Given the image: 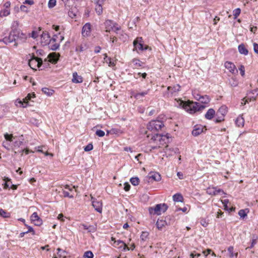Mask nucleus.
Wrapping results in <instances>:
<instances>
[{
  "label": "nucleus",
  "instance_id": "1",
  "mask_svg": "<svg viewBox=\"0 0 258 258\" xmlns=\"http://www.w3.org/2000/svg\"><path fill=\"white\" fill-rule=\"evenodd\" d=\"M178 105L182 106L185 110L190 113H194L198 111L203 110L205 106L201 105L199 103L194 102H184L183 101L179 99L177 100Z\"/></svg>",
  "mask_w": 258,
  "mask_h": 258
},
{
  "label": "nucleus",
  "instance_id": "2",
  "mask_svg": "<svg viewBox=\"0 0 258 258\" xmlns=\"http://www.w3.org/2000/svg\"><path fill=\"white\" fill-rule=\"evenodd\" d=\"M163 126V123L159 120H152L149 122L147 124L148 131L146 132V134L147 135V137L149 138L151 135L149 132H151L155 135L157 134L156 132L160 130Z\"/></svg>",
  "mask_w": 258,
  "mask_h": 258
},
{
  "label": "nucleus",
  "instance_id": "3",
  "mask_svg": "<svg viewBox=\"0 0 258 258\" xmlns=\"http://www.w3.org/2000/svg\"><path fill=\"white\" fill-rule=\"evenodd\" d=\"M28 64L31 69L35 70L41 67H42V68H41V70H42L45 67V63L44 62H43L42 59L41 58L35 56L34 54H32L31 56V58L29 60Z\"/></svg>",
  "mask_w": 258,
  "mask_h": 258
},
{
  "label": "nucleus",
  "instance_id": "4",
  "mask_svg": "<svg viewBox=\"0 0 258 258\" xmlns=\"http://www.w3.org/2000/svg\"><path fill=\"white\" fill-rule=\"evenodd\" d=\"M20 32L18 30H11L8 36H5L1 41H3L5 44L7 45L13 42H15L14 46L17 47L18 46V42L16 41L18 40Z\"/></svg>",
  "mask_w": 258,
  "mask_h": 258
},
{
  "label": "nucleus",
  "instance_id": "5",
  "mask_svg": "<svg viewBox=\"0 0 258 258\" xmlns=\"http://www.w3.org/2000/svg\"><path fill=\"white\" fill-rule=\"evenodd\" d=\"M169 137L168 135H162L158 134L155 135H151L150 139V143H155L156 144L160 145H163L169 142Z\"/></svg>",
  "mask_w": 258,
  "mask_h": 258
},
{
  "label": "nucleus",
  "instance_id": "6",
  "mask_svg": "<svg viewBox=\"0 0 258 258\" xmlns=\"http://www.w3.org/2000/svg\"><path fill=\"white\" fill-rule=\"evenodd\" d=\"M168 209V206L165 204H157L154 207H151L149 211L150 214L159 215L162 212H165Z\"/></svg>",
  "mask_w": 258,
  "mask_h": 258
},
{
  "label": "nucleus",
  "instance_id": "7",
  "mask_svg": "<svg viewBox=\"0 0 258 258\" xmlns=\"http://www.w3.org/2000/svg\"><path fill=\"white\" fill-rule=\"evenodd\" d=\"M55 37H57L56 35H54L53 37L51 39L49 33L46 31H44L41 34V43L44 46L48 44L51 41H56Z\"/></svg>",
  "mask_w": 258,
  "mask_h": 258
},
{
  "label": "nucleus",
  "instance_id": "8",
  "mask_svg": "<svg viewBox=\"0 0 258 258\" xmlns=\"http://www.w3.org/2000/svg\"><path fill=\"white\" fill-rule=\"evenodd\" d=\"M35 97L34 93H29L27 96L23 99V101L17 99L15 102L16 105L18 106L19 104V106L20 107H26L28 104V101L30 100L32 98H35Z\"/></svg>",
  "mask_w": 258,
  "mask_h": 258
},
{
  "label": "nucleus",
  "instance_id": "9",
  "mask_svg": "<svg viewBox=\"0 0 258 258\" xmlns=\"http://www.w3.org/2000/svg\"><path fill=\"white\" fill-rule=\"evenodd\" d=\"M143 41L142 37H137L133 42V45L134 46V49L136 50H144L148 49V46H146L144 47L143 45Z\"/></svg>",
  "mask_w": 258,
  "mask_h": 258
},
{
  "label": "nucleus",
  "instance_id": "10",
  "mask_svg": "<svg viewBox=\"0 0 258 258\" xmlns=\"http://www.w3.org/2000/svg\"><path fill=\"white\" fill-rule=\"evenodd\" d=\"M91 201L93 207L98 212L101 213L102 211V203L101 200L97 199L91 196Z\"/></svg>",
  "mask_w": 258,
  "mask_h": 258
},
{
  "label": "nucleus",
  "instance_id": "11",
  "mask_svg": "<svg viewBox=\"0 0 258 258\" xmlns=\"http://www.w3.org/2000/svg\"><path fill=\"white\" fill-rule=\"evenodd\" d=\"M59 54H56L55 52L50 53L48 55V60L47 59H45L44 62H45V66L46 67L47 65H48V61L51 62L53 63H55L57 62L59 58Z\"/></svg>",
  "mask_w": 258,
  "mask_h": 258
},
{
  "label": "nucleus",
  "instance_id": "12",
  "mask_svg": "<svg viewBox=\"0 0 258 258\" xmlns=\"http://www.w3.org/2000/svg\"><path fill=\"white\" fill-rule=\"evenodd\" d=\"M168 95L169 96H176L180 91V86L178 84L168 87Z\"/></svg>",
  "mask_w": 258,
  "mask_h": 258
},
{
  "label": "nucleus",
  "instance_id": "13",
  "mask_svg": "<svg viewBox=\"0 0 258 258\" xmlns=\"http://www.w3.org/2000/svg\"><path fill=\"white\" fill-rule=\"evenodd\" d=\"M91 25L90 23H86L83 27L82 34L84 37H87L90 35Z\"/></svg>",
  "mask_w": 258,
  "mask_h": 258
},
{
  "label": "nucleus",
  "instance_id": "14",
  "mask_svg": "<svg viewBox=\"0 0 258 258\" xmlns=\"http://www.w3.org/2000/svg\"><path fill=\"white\" fill-rule=\"evenodd\" d=\"M207 192L210 195H217L224 194L225 192L221 189H217V187H209L207 190Z\"/></svg>",
  "mask_w": 258,
  "mask_h": 258
},
{
  "label": "nucleus",
  "instance_id": "15",
  "mask_svg": "<svg viewBox=\"0 0 258 258\" xmlns=\"http://www.w3.org/2000/svg\"><path fill=\"white\" fill-rule=\"evenodd\" d=\"M225 67L233 74L238 73L235 64L231 61H226L224 64Z\"/></svg>",
  "mask_w": 258,
  "mask_h": 258
},
{
  "label": "nucleus",
  "instance_id": "16",
  "mask_svg": "<svg viewBox=\"0 0 258 258\" xmlns=\"http://www.w3.org/2000/svg\"><path fill=\"white\" fill-rule=\"evenodd\" d=\"M114 25H117V23L111 20H107L104 22V26L106 29V32H110L113 30V26Z\"/></svg>",
  "mask_w": 258,
  "mask_h": 258
},
{
  "label": "nucleus",
  "instance_id": "17",
  "mask_svg": "<svg viewBox=\"0 0 258 258\" xmlns=\"http://www.w3.org/2000/svg\"><path fill=\"white\" fill-rule=\"evenodd\" d=\"M31 220L36 226H40L42 224V220L39 217L36 212L32 214L31 216Z\"/></svg>",
  "mask_w": 258,
  "mask_h": 258
},
{
  "label": "nucleus",
  "instance_id": "18",
  "mask_svg": "<svg viewBox=\"0 0 258 258\" xmlns=\"http://www.w3.org/2000/svg\"><path fill=\"white\" fill-rule=\"evenodd\" d=\"M238 49L240 54L246 55L248 53V51L243 44H240L238 47Z\"/></svg>",
  "mask_w": 258,
  "mask_h": 258
},
{
  "label": "nucleus",
  "instance_id": "19",
  "mask_svg": "<svg viewBox=\"0 0 258 258\" xmlns=\"http://www.w3.org/2000/svg\"><path fill=\"white\" fill-rule=\"evenodd\" d=\"M227 107L225 106H222L217 111L216 114L220 115V116L224 117L227 113Z\"/></svg>",
  "mask_w": 258,
  "mask_h": 258
},
{
  "label": "nucleus",
  "instance_id": "20",
  "mask_svg": "<svg viewBox=\"0 0 258 258\" xmlns=\"http://www.w3.org/2000/svg\"><path fill=\"white\" fill-rule=\"evenodd\" d=\"M42 91L47 96H51L54 93V91L53 90L46 87L42 88Z\"/></svg>",
  "mask_w": 258,
  "mask_h": 258
},
{
  "label": "nucleus",
  "instance_id": "21",
  "mask_svg": "<svg viewBox=\"0 0 258 258\" xmlns=\"http://www.w3.org/2000/svg\"><path fill=\"white\" fill-rule=\"evenodd\" d=\"M156 226L159 230H162V229L167 225V222L165 220H158L156 222Z\"/></svg>",
  "mask_w": 258,
  "mask_h": 258
},
{
  "label": "nucleus",
  "instance_id": "22",
  "mask_svg": "<svg viewBox=\"0 0 258 258\" xmlns=\"http://www.w3.org/2000/svg\"><path fill=\"white\" fill-rule=\"evenodd\" d=\"M115 243H116V245H118L119 247L121 248V247H123V249L124 250H130V248H128V247L123 241L119 240L117 241H115Z\"/></svg>",
  "mask_w": 258,
  "mask_h": 258
},
{
  "label": "nucleus",
  "instance_id": "23",
  "mask_svg": "<svg viewBox=\"0 0 258 258\" xmlns=\"http://www.w3.org/2000/svg\"><path fill=\"white\" fill-rule=\"evenodd\" d=\"M215 114V110L212 109H209L205 114L206 118L208 119H211Z\"/></svg>",
  "mask_w": 258,
  "mask_h": 258
},
{
  "label": "nucleus",
  "instance_id": "24",
  "mask_svg": "<svg viewBox=\"0 0 258 258\" xmlns=\"http://www.w3.org/2000/svg\"><path fill=\"white\" fill-rule=\"evenodd\" d=\"M77 13V8L75 7H72L68 12V15L70 17L74 18L76 17Z\"/></svg>",
  "mask_w": 258,
  "mask_h": 258
},
{
  "label": "nucleus",
  "instance_id": "25",
  "mask_svg": "<svg viewBox=\"0 0 258 258\" xmlns=\"http://www.w3.org/2000/svg\"><path fill=\"white\" fill-rule=\"evenodd\" d=\"M201 103L207 104L210 102V98L208 96H199V98L198 99Z\"/></svg>",
  "mask_w": 258,
  "mask_h": 258
},
{
  "label": "nucleus",
  "instance_id": "26",
  "mask_svg": "<svg viewBox=\"0 0 258 258\" xmlns=\"http://www.w3.org/2000/svg\"><path fill=\"white\" fill-rule=\"evenodd\" d=\"M204 127H196L192 132V134L194 136H197L199 135L200 134H201L203 132Z\"/></svg>",
  "mask_w": 258,
  "mask_h": 258
},
{
  "label": "nucleus",
  "instance_id": "27",
  "mask_svg": "<svg viewBox=\"0 0 258 258\" xmlns=\"http://www.w3.org/2000/svg\"><path fill=\"white\" fill-rule=\"evenodd\" d=\"M173 200L176 202H182L183 201V198L181 194H176L173 196Z\"/></svg>",
  "mask_w": 258,
  "mask_h": 258
},
{
  "label": "nucleus",
  "instance_id": "28",
  "mask_svg": "<svg viewBox=\"0 0 258 258\" xmlns=\"http://www.w3.org/2000/svg\"><path fill=\"white\" fill-rule=\"evenodd\" d=\"M48 45H49V47L52 50H56L59 47V44L55 43V41H51Z\"/></svg>",
  "mask_w": 258,
  "mask_h": 258
},
{
  "label": "nucleus",
  "instance_id": "29",
  "mask_svg": "<svg viewBox=\"0 0 258 258\" xmlns=\"http://www.w3.org/2000/svg\"><path fill=\"white\" fill-rule=\"evenodd\" d=\"M235 123L238 127L243 126L244 123V118L241 116H239L237 118Z\"/></svg>",
  "mask_w": 258,
  "mask_h": 258
},
{
  "label": "nucleus",
  "instance_id": "30",
  "mask_svg": "<svg viewBox=\"0 0 258 258\" xmlns=\"http://www.w3.org/2000/svg\"><path fill=\"white\" fill-rule=\"evenodd\" d=\"M104 59L106 62L108 64L109 67H114L115 66V63L114 61L112 60V59L110 57H108L107 54H104Z\"/></svg>",
  "mask_w": 258,
  "mask_h": 258
},
{
  "label": "nucleus",
  "instance_id": "31",
  "mask_svg": "<svg viewBox=\"0 0 258 258\" xmlns=\"http://www.w3.org/2000/svg\"><path fill=\"white\" fill-rule=\"evenodd\" d=\"M95 4L96 5L95 11L98 15H100L101 14H102V12H103V8H102L103 5L99 4Z\"/></svg>",
  "mask_w": 258,
  "mask_h": 258
},
{
  "label": "nucleus",
  "instance_id": "32",
  "mask_svg": "<svg viewBox=\"0 0 258 258\" xmlns=\"http://www.w3.org/2000/svg\"><path fill=\"white\" fill-rule=\"evenodd\" d=\"M233 247L230 246L228 248V251L230 254V256L232 258H236L237 256V253H233Z\"/></svg>",
  "mask_w": 258,
  "mask_h": 258
},
{
  "label": "nucleus",
  "instance_id": "33",
  "mask_svg": "<svg viewBox=\"0 0 258 258\" xmlns=\"http://www.w3.org/2000/svg\"><path fill=\"white\" fill-rule=\"evenodd\" d=\"M10 14V10L5 8L4 10H2L1 11L0 16L1 17H6L7 16H8Z\"/></svg>",
  "mask_w": 258,
  "mask_h": 258
},
{
  "label": "nucleus",
  "instance_id": "34",
  "mask_svg": "<svg viewBox=\"0 0 258 258\" xmlns=\"http://www.w3.org/2000/svg\"><path fill=\"white\" fill-rule=\"evenodd\" d=\"M257 239V236L255 235H252V240L251 241V245L249 247L246 248V249L251 248L253 247L254 246V245L256 243Z\"/></svg>",
  "mask_w": 258,
  "mask_h": 258
},
{
  "label": "nucleus",
  "instance_id": "35",
  "mask_svg": "<svg viewBox=\"0 0 258 258\" xmlns=\"http://www.w3.org/2000/svg\"><path fill=\"white\" fill-rule=\"evenodd\" d=\"M247 209L240 210L238 212L239 216L242 218H244L247 216Z\"/></svg>",
  "mask_w": 258,
  "mask_h": 258
},
{
  "label": "nucleus",
  "instance_id": "36",
  "mask_svg": "<svg viewBox=\"0 0 258 258\" xmlns=\"http://www.w3.org/2000/svg\"><path fill=\"white\" fill-rule=\"evenodd\" d=\"M130 181L133 185L136 186L139 184L140 180L138 177H135L131 178Z\"/></svg>",
  "mask_w": 258,
  "mask_h": 258
},
{
  "label": "nucleus",
  "instance_id": "37",
  "mask_svg": "<svg viewBox=\"0 0 258 258\" xmlns=\"http://www.w3.org/2000/svg\"><path fill=\"white\" fill-rule=\"evenodd\" d=\"M150 178L155 181H159L161 179V176L158 173H155L153 175L150 176Z\"/></svg>",
  "mask_w": 258,
  "mask_h": 258
},
{
  "label": "nucleus",
  "instance_id": "38",
  "mask_svg": "<svg viewBox=\"0 0 258 258\" xmlns=\"http://www.w3.org/2000/svg\"><path fill=\"white\" fill-rule=\"evenodd\" d=\"M23 145V142L20 140H15L14 143V146L15 149H16L17 148L20 147Z\"/></svg>",
  "mask_w": 258,
  "mask_h": 258
},
{
  "label": "nucleus",
  "instance_id": "39",
  "mask_svg": "<svg viewBox=\"0 0 258 258\" xmlns=\"http://www.w3.org/2000/svg\"><path fill=\"white\" fill-rule=\"evenodd\" d=\"M149 236V233L146 231L143 232L140 238L142 240L145 241L147 240V239L148 238Z\"/></svg>",
  "mask_w": 258,
  "mask_h": 258
},
{
  "label": "nucleus",
  "instance_id": "40",
  "mask_svg": "<svg viewBox=\"0 0 258 258\" xmlns=\"http://www.w3.org/2000/svg\"><path fill=\"white\" fill-rule=\"evenodd\" d=\"M241 12V10L239 8H237L235 9L233 12V14L234 16V18L236 19L237 17L240 15Z\"/></svg>",
  "mask_w": 258,
  "mask_h": 258
},
{
  "label": "nucleus",
  "instance_id": "41",
  "mask_svg": "<svg viewBox=\"0 0 258 258\" xmlns=\"http://www.w3.org/2000/svg\"><path fill=\"white\" fill-rule=\"evenodd\" d=\"M5 138L7 141L12 142L13 141V139H15V138H14L12 135H9L8 134H5Z\"/></svg>",
  "mask_w": 258,
  "mask_h": 258
},
{
  "label": "nucleus",
  "instance_id": "42",
  "mask_svg": "<svg viewBox=\"0 0 258 258\" xmlns=\"http://www.w3.org/2000/svg\"><path fill=\"white\" fill-rule=\"evenodd\" d=\"M87 48L86 45H81L76 47V51L78 52H83Z\"/></svg>",
  "mask_w": 258,
  "mask_h": 258
},
{
  "label": "nucleus",
  "instance_id": "43",
  "mask_svg": "<svg viewBox=\"0 0 258 258\" xmlns=\"http://www.w3.org/2000/svg\"><path fill=\"white\" fill-rule=\"evenodd\" d=\"M93 253L91 251H87L84 254V257L85 258H93Z\"/></svg>",
  "mask_w": 258,
  "mask_h": 258
},
{
  "label": "nucleus",
  "instance_id": "44",
  "mask_svg": "<svg viewBox=\"0 0 258 258\" xmlns=\"http://www.w3.org/2000/svg\"><path fill=\"white\" fill-rule=\"evenodd\" d=\"M0 215L4 218L10 217V214L3 209L0 210Z\"/></svg>",
  "mask_w": 258,
  "mask_h": 258
},
{
  "label": "nucleus",
  "instance_id": "45",
  "mask_svg": "<svg viewBox=\"0 0 258 258\" xmlns=\"http://www.w3.org/2000/svg\"><path fill=\"white\" fill-rule=\"evenodd\" d=\"M79 79L82 80V78L78 75L77 73L75 72L73 74V79L72 81H79Z\"/></svg>",
  "mask_w": 258,
  "mask_h": 258
},
{
  "label": "nucleus",
  "instance_id": "46",
  "mask_svg": "<svg viewBox=\"0 0 258 258\" xmlns=\"http://www.w3.org/2000/svg\"><path fill=\"white\" fill-rule=\"evenodd\" d=\"M56 0H49L48 3V7L49 8H52L56 5Z\"/></svg>",
  "mask_w": 258,
  "mask_h": 258
},
{
  "label": "nucleus",
  "instance_id": "47",
  "mask_svg": "<svg viewBox=\"0 0 258 258\" xmlns=\"http://www.w3.org/2000/svg\"><path fill=\"white\" fill-rule=\"evenodd\" d=\"M18 26H19L18 21H14L12 24V26H11L12 30H17V28L18 27Z\"/></svg>",
  "mask_w": 258,
  "mask_h": 258
},
{
  "label": "nucleus",
  "instance_id": "48",
  "mask_svg": "<svg viewBox=\"0 0 258 258\" xmlns=\"http://www.w3.org/2000/svg\"><path fill=\"white\" fill-rule=\"evenodd\" d=\"M5 107L3 105H0V118L3 117L5 115Z\"/></svg>",
  "mask_w": 258,
  "mask_h": 258
},
{
  "label": "nucleus",
  "instance_id": "49",
  "mask_svg": "<svg viewBox=\"0 0 258 258\" xmlns=\"http://www.w3.org/2000/svg\"><path fill=\"white\" fill-rule=\"evenodd\" d=\"M216 116L217 117L215 119V122L216 123H219V122H220L224 120V117H222V116H220V115H218V114H216Z\"/></svg>",
  "mask_w": 258,
  "mask_h": 258
},
{
  "label": "nucleus",
  "instance_id": "50",
  "mask_svg": "<svg viewBox=\"0 0 258 258\" xmlns=\"http://www.w3.org/2000/svg\"><path fill=\"white\" fill-rule=\"evenodd\" d=\"M93 149V145L92 144H89L84 148V150L86 152H88Z\"/></svg>",
  "mask_w": 258,
  "mask_h": 258
},
{
  "label": "nucleus",
  "instance_id": "51",
  "mask_svg": "<svg viewBox=\"0 0 258 258\" xmlns=\"http://www.w3.org/2000/svg\"><path fill=\"white\" fill-rule=\"evenodd\" d=\"M96 135L100 137H102L105 135V133L102 130H97L96 132Z\"/></svg>",
  "mask_w": 258,
  "mask_h": 258
},
{
  "label": "nucleus",
  "instance_id": "52",
  "mask_svg": "<svg viewBox=\"0 0 258 258\" xmlns=\"http://www.w3.org/2000/svg\"><path fill=\"white\" fill-rule=\"evenodd\" d=\"M114 25L115 26H113V30L112 31L115 32L116 34H118V31L120 30L121 27L119 26L117 24Z\"/></svg>",
  "mask_w": 258,
  "mask_h": 258
},
{
  "label": "nucleus",
  "instance_id": "53",
  "mask_svg": "<svg viewBox=\"0 0 258 258\" xmlns=\"http://www.w3.org/2000/svg\"><path fill=\"white\" fill-rule=\"evenodd\" d=\"M201 224L204 227H206L209 223L206 221V220L204 219H202L200 221Z\"/></svg>",
  "mask_w": 258,
  "mask_h": 258
},
{
  "label": "nucleus",
  "instance_id": "54",
  "mask_svg": "<svg viewBox=\"0 0 258 258\" xmlns=\"http://www.w3.org/2000/svg\"><path fill=\"white\" fill-rule=\"evenodd\" d=\"M239 70L240 71V74L242 76H243L245 74V69L244 67L242 65H241L240 68H239Z\"/></svg>",
  "mask_w": 258,
  "mask_h": 258
},
{
  "label": "nucleus",
  "instance_id": "55",
  "mask_svg": "<svg viewBox=\"0 0 258 258\" xmlns=\"http://www.w3.org/2000/svg\"><path fill=\"white\" fill-rule=\"evenodd\" d=\"M63 196L64 197H69L70 198H73L74 196L73 195H70V193L68 191L63 190L62 192Z\"/></svg>",
  "mask_w": 258,
  "mask_h": 258
},
{
  "label": "nucleus",
  "instance_id": "56",
  "mask_svg": "<svg viewBox=\"0 0 258 258\" xmlns=\"http://www.w3.org/2000/svg\"><path fill=\"white\" fill-rule=\"evenodd\" d=\"M222 204H223L224 205V209L225 210H228V204L229 203V201L228 200H223L222 201Z\"/></svg>",
  "mask_w": 258,
  "mask_h": 258
},
{
  "label": "nucleus",
  "instance_id": "57",
  "mask_svg": "<svg viewBox=\"0 0 258 258\" xmlns=\"http://www.w3.org/2000/svg\"><path fill=\"white\" fill-rule=\"evenodd\" d=\"M4 180L6 181L5 183L4 184V188L6 189L9 187V184H8V182L10 181V179H9L8 177H5L4 179Z\"/></svg>",
  "mask_w": 258,
  "mask_h": 258
},
{
  "label": "nucleus",
  "instance_id": "58",
  "mask_svg": "<svg viewBox=\"0 0 258 258\" xmlns=\"http://www.w3.org/2000/svg\"><path fill=\"white\" fill-rule=\"evenodd\" d=\"M38 36V33L37 31H33L32 32V33H31V37L34 38V39H35Z\"/></svg>",
  "mask_w": 258,
  "mask_h": 258
},
{
  "label": "nucleus",
  "instance_id": "59",
  "mask_svg": "<svg viewBox=\"0 0 258 258\" xmlns=\"http://www.w3.org/2000/svg\"><path fill=\"white\" fill-rule=\"evenodd\" d=\"M88 232H93L95 231L96 228L94 226L90 225L88 226Z\"/></svg>",
  "mask_w": 258,
  "mask_h": 258
},
{
  "label": "nucleus",
  "instance_id": "60",
  "mask_svg": "<svg viewBox=\"0 0 258 258\" xmlns=\"http://www.w3.org/2000/svg\"><path fill=\"white\" fill-rule=\"evenodd\" d=\"M253 50L255 53L258 54V44L256 43H253Z\"/></svg>",
  "mask_w": 258,
  "mask_h": 258
},
{
  "label": "nucleus",
  "instance_id": "61",
  "mask_svg": "<svg viewBox=\"0 0 258 258\" xmlns=\"http://www.w3.org/2000/svg\"><path fill=\"white\" fill-rule=\"evenodd\" d=\"M20 10L23 11L27 13L28 12L27 7L24 5H21L20 7Z\"/></svg>",
  "mask_w": 258,
  "mask_h": 258
},
{
  "label": "nucleus",
  "instance_id": "62",
  "mask_svg": "<svg viewBox=\"0 0 258 258\" xmlns=\"http://www.w3.org/2000/svg\"><path fill=\"white\" fill-rule=\"evenodd\" d=\"M147 93L146 92H143V93H138L136 95H135V97L137 98V99H140V96H144L145 94H146Z\"/></svg>",
  "mask_w": 258,
  "mask_h": 258
},
{
  "label": "nucleus",
  "instance_id": "63",
  "mask_svg": "<svg viewBox=\"0 0 258 258\" xmlns=\"http://www.w3.org/2000/svg\"><path fill=\"white\" fill-rule=\"evenodd\" d=\"M131 187L130 185L128 183H125L124 186V189L127 191L130 190Z\"/></svg>",
  "mask_w": 258,
  "mask_h": 258
},
{
  "label": "nucleus",
  "instance_id": "64",
  "mask_svg": "<svg viewBox=\"0 0 258 258\" xmlns=\"http://www.w3.org/2000/svg\"><path fill=\"white\" fill-rule=\"evenodd\" d=\"M24 4H28L30 5H32L34 4V1L32 0H25L23 3Z\"/></svg>",
  "mask_w": 258,
  "mask_h": 258
}]
</instances>
